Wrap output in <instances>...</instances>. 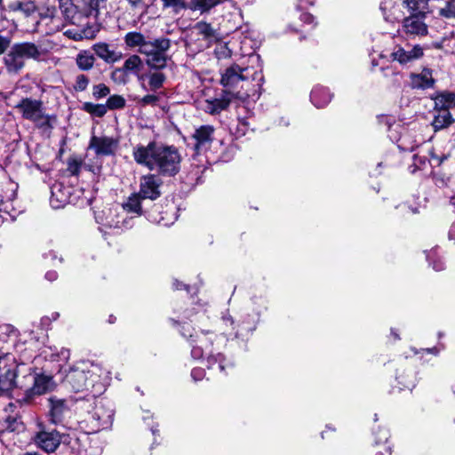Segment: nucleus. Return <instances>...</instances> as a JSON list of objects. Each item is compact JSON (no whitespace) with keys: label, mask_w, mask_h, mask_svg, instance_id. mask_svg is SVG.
Returning a JSON list of instances; mask_svg holds the SVG:
<instances>
[{"label":"nucleus","mask_w":455,"mask_h":455,"mask_svg":"<svg viewBox=\"0 0 455 455\" xmlns=\"http://www.w3.org/2000/svg\"><path fill=\"white\" fill-rule=\"evenodd\" d=\"M134 161L159 175L173 177L180 170L181 156L173 146H164L155 141L137 145L132 149Z\"/></svg>","instance_id":"obj_1"},{"label":"nucleus","mask_w":455,"mask_h":455,"mask_svg":"<svg viewBox=\"0 0 455 455\" xmlns=\"http://www.w3.org/2000/svg\"><path fill=\"white\" fill-rule=\"evenodd\" d=\"M102 369L88 361L76 362L73 365L60 366V379L74 392H89L98 396L104 391L101 381Z\"/></svg>","instance_id":"obj_2"},{"label":"nucleus","mask_w":455,"mask_h":455,"mask_svg":"<svg viewBox=\"0 0 455 455\" xmlns=\"http://www.w3.org/2000/svg\"><path fill=\"white\" fill-rule=\"evenodd\" d=\"M193 331L194 329L188 323H185L182 325L180 332L190 343L192 347L191 356L194 359L197 360L205 357L207 367L209 369H217L220 372H223L226 368L231 365L221 353H215L212 347L215 338L212 332L201 331L193 334Z\"/></svg>","instance_id":"obj_3"},{"label":"nucleus","mask_w":455,"mask_h":455,"mask_svg":"<svg viewBox=\"0 0 455 455\" xmlns=\"http://www.w3.org/2000/svg\"><path fill=\"white\" fill-rule=\"evenodd\" d=\"M75 404L76 411L87 412L85 420L91 423L94 430L105 429L112 425L114 409L109 402L97 399L94 395H86L83 398L76 399Z\"/></svg>","instance_id":"obj_4"},{"label":"nucleus","mask_w":455,"mask_h":455,"mask_svg":"<svg viewBox=\"0 0 455 455\" xmlns=\"http://www.w3.org/2000/svg\"><path fill=\"white\" fill-rule=\"evenodd\" d=\"M43 54L41 47L34 43H16L4 56V62L9 73L18 74L25 67L27 59L39 61Z\"/></svg>","instance_id":"obj_5"},{"label":"nucleus","mask_w":455,"mask_h":455,"mask_svg":"<svg viewBox=\"0 0 455 455\" xmlns=\"http://www.w3.org/2000/svg\"><path fill=\"white\" fill-rule=\"evenodd\" d=\"M171 47V40L167 37H158L149 40L140 50V54L146 57V64L152 69L161 70L167 66L169 60L167 52Z\"/></svg>","instance_id":"obj_6"},{"label":"nucleus","mask_w":455,"mask_h":455,"mask_svg":"<svg viewBox=\"0 0 455 455\" xmlns=\"http://www.w3.org/2000/svg\"><path fill=\"white\" fill-rule=\"evenodd\" d=\"M259 71L254 70L244 63H233L220 72V84L228 89L235 88L241 82L252 79L260 76Z\"/></svg>","instance_id":"obj_7"},{"label":"nucleus","mask_w":455,"mask_h":455,"mask_svg":"<svg viewBox=\"0 0 455 455\" xmlns=\"http://www.w3.org/2000/svg\"><path fill=\"white\" fill-rule=\"evenodd\" d=\"M17 370L18 365L14 356L9 353H0V393L2 395L10 396L13 388L23 387L16 381Z\"/></svg>","instance_id":"obj_8"},{"label":"nucleus","mask_w":455,"mask_h":455,"mask_svg":"<svg viewBox=\"0 0 455 455\" xmlns=\"http://www.w3.org/2000/svg\"><path fill=\"white\" fill-rule=\"evenodd\" d=\"M24 119L33 122L37 127L50 126V116L44 111L43 102L31 98L22 99L16 106Z\"/></svg>","instance_id":"obj_9"},{"label":"nucleus","mask_w":455,"mask_h":455,"mask_svg":"<svg viewBox=\"0 0 455 455\" xmlns=\"http://www.w3.org/2000/svg\"><path fill=\"white\" fill-rule=\"evenodd\" d=\"M25 378L28 381L33 382L32 387L25 390L22 400L26 403L32 400L36 395H41L52 391L55 387V382L51 375L31 372Z\"/></svg>","instance_id":"obj_10"},{"label":"nucleus","mask_w":455,"mask_h":455,"mask_svg":"<svg viewBox=\"0 0 455 455\" xmlns=\"http://www.w3.org/2000/svg\"><path fill=\"white\" fill-rule=\"evenodd\" d=\"M423 55L424 50L419 44H397L394 46L390 53V59L392 61H396L404 66L420 59Z\"/></svg>","instance_id":"obj_11"},{"label":"nucleus","mask_w":455,"mask_h":455,"mask_svg":"<svg viewBox=\"0 0 455 455\" xmlns=\"http://www.w3.org/2000/svg\"><path fill=\"white\" fill-rule=\"evenodd\" d=\"M234 97L233 92L228 90H222L216 96L204 100L202 103V109L209 115H218L228 108Z\"/></svg>","instance_id":"obj_12"},{"label":"nucleus","mask_w":455,"mask_h":455,"mask_svg":"<svg viewBox=\"0 0 455 455\" xmlns=\"http://www.w3.org/2000/svg\"><path fill=\"white\" fill-rule=\"evenodd\" d=\"M49 418L53 424H61L70 414V408L73 401L70 399H60L55 396L49 400Z\"/></svg>","instance_id":"obj_13"},{"label":"nucleus","mask_w":455,"mask_h":455,"mask_svg":"<svg viewBox=\"0 0 455 455\" xmlns=\"http://www.w3.org/2000/svg\"><path fill=\"white\" fill-rule=\"evenodd\" d=\"M119 140L108 136H92L89 148L92 149L96 156H114L118 148Z\"/></svg>","instance_id":"obj_14"},{"label":"nucleus","mask_w":455,"mask_h":455,"mask_svg":"<svg viewBox=\"0 0 455 455\" xmlns=\"http://www.w3.org/2000/svg\"><path fill=\"white\" fill-rule=\"evenodd\" d=\"M162 180L156 174H148L141 178L139 195L143 199L156 200L161 196Z\"/></svg>","instance_id":"obj_15"},{"label":"nucleus","mask_w":455,"mask_h":455,"mask_svg":"<svg viewBox=\"0 0 455 455\" xmlns=\"http://www.w3.org/2000/svg\"><path fill=\"white\" fill-rule=\"evenodd\" d=\"M214 132L215 128L210 124L201 125L195 130L192 140L195 141L194 149L196 154H200L210 148L213 141Z\"/></svg>","instance_id":"obj_16"},{"label":"nucleus","mask_w":455,"mask_h":455,"mask_svg":"<svg viewBox=\"0 0 455 455\" xmlns=\"http://www.w3.org/2000/svg\"><path fill=\"white\" fill-rule=\"evenodd\" d=\"M94 54L107 64H114L124 57L122 52L117 48L104 42L96 43L92 47Z\"/></svg>","instance_id":"obj_17"},{"label":"nucleus","mask_w":455,"mask_h":455,"mask_svg":"<svg viewBox=\"0 0 455 455\" xmlns=\"http://www.w3.org/2000/svg\"><path fill=\"white\" fill-rule=\"evenodd\" d=\"M35 442L46 452H53L61 443V435L56 430H43L36 434Z\"/></svg>","instance_id":"obj_18"},{"label":"nucleus","mask_w":455,"mask_h":455,"mask_svg":"<svg viewBox=\"0 0 455 455\" xmlns=\"http://www.w3.org/2000/svg\"><path fill=\"white\" fill-rule=\"evenodd\" d=\"M410 84L412 89L417 90L433 88L435 84L433 70L428 68H424L419 73H411L410 75Z\"/></svg>","instance_id":"obj_19"},{"label":"nucleus","mask_w":455,"mask_h":455,"mask_svg":"<svg viewBox=\"0 0 455 455\" xmlns=\"http://www.w3.org/2000/svg\"><path fill=\"white\" fill-rule=\"evenodd\" d=\"M424 14H412L403 20V28L406 34L411 36H425L427 26L423 20Z\"/></svg>","instance_id":"obj_20"},{"label":"nucleus","mask_w":455,"mask_h":455,"mask_svg":"<svg viewBox=\"0 0 455 455\" xmlns=\"http://www.w3.org/2000/svg\"><path fill=\"white\" fill-rule=\"evenodd\" d=\"M41 355L45 360L50 362H56L60 366H68L66 363L70 358V350L65 347H45L42 349Z\"/></svg>","instance_id":"obj_21"},{"label":"nucleus","mask_w":455,"mask_h":455,"mask_svg":"<svg viewBox=\"0 0 455 455\" xmlns=\"http://www.w3.org/2000/svg\"><path fill=\"white\" fill-rule=\"evenodd\" d=\"M50 203L53 208H60L67 204L74 203L70 196V188L62 184H55L52 187Z\"/></svg>","instance_id":"obj_22"},{"label":"nucleus","mask_w":455,"mask_h":455,"mask_svg":"<svg viewBox=\"0 0 455 455\" xmlns=\"http://www.w3.org/2000/svg\"><path fill=\"white\" fill-rule=\"evenodd\" d=\"M257 328V319L251 315H245L242 316L236 326L233 327L234 335L236 339H247Z\"/></svg>","instance_id":"obj_23"},{"label":"nucleus","mask_w":455,"mask_h":455,"mask_svg":"<svg viewBox=\"0 0 455 455\" xmlns=\"http://www.w3.org/2000/svg\"><path fill=\"white\" fill-rule=\"evenodd\" d=\"M193 33L202 36L204 40V45H202L198 51H202L204 47H208L213 41H217L219 34L210 23L204 21L197 22L193 28Z\"/></svg>","instance_id":"obj_24"},{"label":"nucleus","mask_w":455,"mask_h":455,"mask_svg":"<svg viewBox=\"0 0 455 455\" xmlns=\"http://www.w3.org/2000/svg\"><path fill=\"white\" fill-rule=\"evenodd\" d=\"M143 65L142 59L137 54H132L124 60L122 68L128 75L136 76L141 86H144L145 74H140Z\"/></svg>","instance_id":"obj_25"},{"label":"nucleus","mask_w":455,"mask_h":455,"mask_svg":"<svg viewBox=\"0 0 455 455\" xmlns=\"http://www.w3.org/2000/svg\"><path fill=\"white\" fill-rule=\"evenodd\" d=\"M331 99L332 93L324 86L316 85L311 91L310 100L317 108L326 107Z\"/></svg>","instance_id":"obj_26"},{"label":"nucleus","mask_w":455,"mask_h":455,"mask_svg":"<svg viewBox=\"0 0 455 455\" xmlns=\"http://www.w3.org/2000/svg\"><path fill=\"white\" fill-rule=\"evenodd\" d=\"M431 99L435 102V109L447 110L455 108V92L443 91L435 92Z\"/></svg>","instance_id":"obj_27"},{"label":"nucleus","mask_w":455,"mask_h":455,"mask_svg":"<svg viewBox=\"0 0 455 455\" xmlns=\"http://www.w3.org/2000/svg\"><path fill=\"white\" fill-rule=\"evenodd\" d=\"M378 122L387 130L390 138L391 135H395L402 129L401 122L392 115H380L378 116Z\"/></svg>","instance_id":"obj_28"},{"label":"nucleus","mask_w":455,"mask_h":455,"mask_svg":"<svg viewBox=\"0 0 455 455\" xmlns=\"http://www.w3.org/2000/svg\"><path fill=\"white\" fill-rule=\"evenodd\" d=\"M95 63L94 55L87 50L80 51L76 57V64L82 71L91 70Z\"/></svg>","instance_id":"obj_29"},{"label":"nucleus","mask_w":455,"mask_h":455,"mask_svg":"<svg viewBox=\"0 0 455 455\" xmlns=\"http://www.w3.org/2000/svg\"><path fill=\"white\" fill-rule=\"evenodd\" d=\"M124 43L129 48L139 47L138 52L140 53V50L143 49L148 43L144 35L140 32H128L124 36Z\"/></svg>","instance_id":"obj_30"},{"label":"nucleus","mask_w":455,"mask_h":455,"mask_svg":"<svg viewBox=\"0 0 455 455\" xmlns=\"http://www.w3.org/2000/svg\"><path fill=\"white\" fill-rule=\"evenodd\" d=\"M409 133L397 132L395 135H391V140L398 143V148L403 151H413L420 143L416 140L411 141Z\"/></svg>","instance_id":"obj_31"},{"label":"nucleus","mask_w":455,"mask_h":455,"mask_svg":"<svg viewBox=\"0 0 455 455\" xmlns=\"http://www.w3.org/2000/svg\"><path fill=\"white\" fill-rule=\"evenodd\" d=\"M436 110L438 113L435 116L432 121V126L434 127L435 131L442 130L452 124L453 118L450 111L440 109Z\"/></svg>","instance_id":"obj_32"},{"label":"nucleus","mask_w":455,"mask_h":455,"mask_svg":"<svg viewBox=\"0 0 455 455\" xmlns=\"http://www.w3.org/2000/svg\"><path fill=\"white\" fill-rule=\"evenodd\" d=\"M112 215V212L109 210L108 216L105 220L100 213L95 216L96 221L100 225L99 228L101 232H106L105 228L122 229L124 227V221L114 220Z\"/></svg>","instance_id":"obj_33"},{"label":"nucleus","mask_w":455,"mask_h":455,"mask_svg":"<svg viewBox=\"0 0 455 455\" xmlns=\"http://www.w3.org/2000/svg\"><path fill=\"white\" fill-rule=\"evenodd\" d=\"M165 76L160 71H155L148 74H145V79L148 81V88H146L145 85L142 86L145 90H150L156 92L163 87V84L165 81Z\"/></svg>","instance_id":"obj_34"},{"label":"nucleus","mask_w":455,"mask_h":455,"mask_svg":"<svg viewBox=\"0 0 455 455\" xmlns=\"http://www.w3.org/2000/svg\"><path fill=\"white\" fill-rule=\"evenodd\" d=\"M221 3V0H190L188 8L199 11L201 13L209 12Z\"/></svg>","instance_id":"obj_35"},{"label":"nucleus","mask_w":455,"mask_h":455,"mask_svg":"<svg viewBox=\"0 0 455 455\" xmlns=\"http://www.w3.org/2000/svg\"><path fill=\"white\" fill-rule=\"evenodd\" d=\"M9 8L13 12H20L25 16H30L36 10V6L34 2L30 0L16 1L10 4Z\"/></svg>","instance_id":"obj_36"},{"label":"nucleus","mask_w":455,"mask_h":455,"mask_svg":"<svg viewBox=\"0 0 455 455\" xmlns=\"http://www.w3.org/2000/svg\"><path fill=\"white\" fill-rule=\"evenodd\" d=\"M403 4L413 14H424L427 9V0H403Z\"/></svg>","instance_id":"obj_37"},{"label":"nucleus","mask_w":455,"mask_h":455,"mask_svg":"<svg viewBox=\"0 0 455 455\" xmlns=\"http://www.w3.org/2000/svg\"><path fill=\"white\" fill-rule=\"evenodd\" d=\"M142 197L138 194H132L128 200L124 204L123 207L127 212L136 213L140 215L141 213V204L140 199Z\"/></svg>","instance_id":"obj_38"},{"label":"nucleus","mask_w":455,"mask_h":455,"mask_svg":"<svg viewBox=\"0 0 455 455\" xmlns=\"http://www.w3.org/2000/svg\"><path fill=\"white\" fill-rule=\"evenodd\" d=\"M83 109L96 117H102L108 111V107L103 104H94L92 102H85L83 105Z\"/></svg>","instance_id":"obj_39"},{"label":"nucleus","mask_w":455,"mask_h":455,"mask_svg":"<svg viewBox=\"0 0 455 455\" xmlns=\"http://www.w3.org/2000/svg\"><path fill=\"white\" fill-rule=\"evenodd\" d=\"M398 383L402 386L401 388H407L411 390L416 386V377L412 371H409L403 375L397 377Z\"/></svg>","instance_id":"obj_40"},{"label":"nucleus","mask_w":455,"mask_h":455,"mask_svg":"<svg viewBox=\"0 0 455 455\" xmlns=\"http://www.w3.org/2000/svg\"><path fill=\"white\" fill-rule=\"evenodd\" d=\"M214 55L218 60H228L232 57L233 51L229 48L228 43H220L216 45Z\"/></svg>","instance_id":"obj_41"},{"label":"nucleus","mask_w":455,"mask_h":455,"mask_svg":"<svg viewBox=\"0 0 455 455\" xmlns=\"http://www.w3.org/2000/svg\"><path fill=\"white\" fill-rule=\"evenodd\" d=\"M427 259L435 271H442L445 267V264L441 257L437 255L436 250H433L427 253Z\"/></svg>","instance_id":"obj_42"},{"label":"nucleus","mask_w":455,"mask_h":455,"mask_svg":"<svg viewBox=\"0 0 455 455\" xmlns=\"http://www.w3.org/2000/svg\"><path fill=\"white\" fill-rule=\"evenodd\" d=\"M111 79L117 84H125L129 82V75L121 68H116L111 72Z\"/></svg>","instance_id":"obj_43"},{"label":"nucleus","mask_w":455,"mask_h":455,"mask_svg":"<svg viewBox=\"0 0 455 455\" xmlns=\"http://www.w3.org/2000/svg\"><path fill=\"white\" fill-rule=\"evenodd\" d=\"M429 164V160L425 156H413V163L410 166V171L411 173H414L418 170H425L427 165Z\"/></svg>","instance_id":"obj_44"},{"label":"nucleus","mask_w":455,"mask_h":455,"mask_svg":"<svg viewBox=\"0 0 455 455\" xmlns=\"http://www.w3.org/2000/svg\"><path fill=\"white\" fill-rule=\"evenodd\" d=\"M125 102L123 96L116 94L108 99L106 107H108V109H121L124 108Z\"/></svg>","instance_id":"obj_45"},{"label":"nucleus","mask_w":455,"mask_h":455,"mask_svg":"<svg viewBox=\"0 0 455 455\" xmlns=\"http://www.w3.org/2000/svg\"><path fill=\"white\" fill-rule=\"evenodd\" d=\"M439 15L446 19H455V0L446 2L444 6L439 9Z\"/></svg>","instance_id":"obj_46"},{"label":"nucleus","mask_w":455,"mask_h":455,"mask_svg":"<svg viewBox=\"0 0 455 455\" xmlns=\"http://www.w3.org/2000/svg\"><path fill=\"white\" fill-rule=\"evenodd\" d=\"M164 8H172L173 12H179L182 9L188 8L185 0H161Z\"/></svg>","instance_id":"obj_47"},{"label":"nucleus","mask_w":455,"mask_h":455,"mask_svg":"<svg viewBox=\"0 0 455 455\" xmlns=\"http://www.w3.org/2000/svg\"><path fill=\"white\" fill-rule=\"evenodd\" d=\"M109 92V88L104 84H96L92 88V95L96 100L106 97Z\"/></svg>","instance_id":"obj_48"},{"label":"nucleus","mask_w":455,"mask_h":455,"mask_svg":"<svg viewBox=\"0 0 455 455\" xmlns=\"http://www.w3.org/2000/svg\"><path fill=\"white\" fill-rule=\"evenodd\" d=\"M89 82L90 81H89V78L87 77V76H85L84 74L78 75L76 78V82L74 84L75 91L84 92V90H86V88L89 84Z\"/></svg>","instance_id":"obj_49"},{"label":"nucleus","mask_w":455,"mask_h":455,"mask_svg":"<svg viewBox=\"0 0 455 455\" xmlns=\"http://www.w3.org/2000/svg\"><path fill=\"white\" fill-rule=\"evenodd\" d=\"M82 166V162L77 159H69L68 162V172L71 175H78Z\"/></svg>","instance_id":"obj_50"},{"label":"nucleus","mask_w":455,"mask_h":455,"mask_svg":"<svg viewBox=\"0 0 455 455\" xmlns=\"http://www.w3.org/2000/svg\"><path fill=\"white\" fill-rule=\"evenodd\" d=\"M447 159V156L445 155L437 156L433 152H430V159L429 164L430 166L435 169L436 167H439L444 160Z\"/></svg>","instance_id":"obj_51"},{"label":"nucleus","mask_w":455,"mask_h":455,"mask_svg":"<svg viewBox=\"0 0 455 455\" xmlns=\"http://www.w3.org/2000/svg\"><path fill=\"white\" fill-rule=\"evenodd\" d=\"M431 173L436 186L444 187L447 185L449 178L446 177L444 174L439 173L435 171H432Z\"/></svg>","instance_id":"obj_52"},{"label":"nucleus","mask_w":455,"mask_h":455,"mask_svg":"<svg viewBox=\"0 0 455 455\" xmlns=\"http://www.w3.org/2000/svg\"><path fill=\"white\" fill-rule=\"evenodd\" d=\"M5 334L7 336H13L16 337L17 330L10 324H3L0 326V335Z\"/></svg>","instance_id":"obj_53"},{"label":"nucleus","mask_w":455,"mask_h":455,"mask_svg":"<svg viewBox=\"0 0 455 455\" xmlns=\"http://www.w3.org/2000/svg\"><path fill=\"white\" fill-rule=\"evenodd\" d=\"M379 437L376 439V444L386 443L389 438V431L382 428L379 431Z\"/></svg>","instance_id":"obj_54"},{"label":"nucleus","mask_w":455,"mask_h":455,"mask_svg":"<svg viewBox=\"0 0 455 455\" xmlns=\"http://www.w3.org/2000/svg\"><path fill=\"white\" fill-rule=\"evenodd\" d=\"M205 371L202 368H194L191 371V377L195 381H199L204 379Z\"/></svg>","instance_id":"obj_55"},{"label":"nucleus","mask_w":455,"mask_h":455,"mask_svg":"<svg viewBox=\"0 0 455 455\" xmlns=\"http://www.w3.org/2000/svg\"><path fill=\"white\" fill-rule=\"evenodd\" d=\"M0 206H1V213H5L11 215L12 211L13 210V206L12 202L10 201H0Z\"/></svg>","instance_id":"obj_56"},{"label":"nucleus","mask_w":455,"mask_h":455,"mask_svg":"<svg viewBox=\"0 0 455 455\" xmlns=\"http://www.w3.org/2000/svg\"><path fill=\"white\" fill-rule=\"evenodd\" d=\"M158 101V97L153 94L145 95L140 102L144 105H154Z\"/></svg>","instance_id":"obj_57"},{"label":"nucleus","mask_w":455,"mask_h":455,"mask_svg":"<svg viewBox=\"0 0 455 455\" xmlns=\"http://www.w3.org/2000/svg\"><path fill=\"white\" fill-rule=\"evenodd\" d=\"M10 43L11 41L9 38L0 36V55L7 50V48L10 45Z\"/></svg>","instance_id":"obj_58"},{"label":"nucleus","mask_w":455,"mask_h":455,"mask_svg":"<svg viewBox=\"0 0 455 455\" xmlns=\"http://www.w3.org/2000/svg\"><path fill=\"white\" fill-rule=\"evenodd\" d=\"M401 209H402V212L404 213H412V214L419 213L418 207H413V206L408 205L406 204H402Z\"/></svg>","instance_id":"obj_59"},{"label":"nucleus","mask_w":455,"mask_h":455,"mask_svg":"<svg viewBox=\"0 0 455 455\" xmlns=\"http://www.w3.org/2000/svg\"><path fill=\"white\" fill-rule=\"evenodd\" d=\"M68 37L72 38L74 40H80L82 39V35L76 31H74L72 29H68L64 33Z\"/></svg>","instance_id":"obj_60"},{"label":"nucleus","mask_w":455,"mask_h":455,"mask_svg":"<svg viewBox=\"0 0 455 455\" xmlns=\"http://www.w3.org/2000/svg\"><path fill=\"white\" fill-rule=\"evenodd\" d=\"M105 1L106 0H90V6L92 9L98 11Z\"/></svg>","instance_id":"obj_61"},{"label":"nucleus","mask_w":455,"mask_h":455,"mask_svg":"<svg viewBox=\"0 0 455 455\" xmlns=\"http://www.w3.org/2000/svg\"><path fill=\"white\" fill-rule=\"evenodd\" d=\"M300 19L302 21H304L305 23H308V24L313 23V21H314V17L307 12L301 13Z\"/></svg>","instance_id":"obj_62"},{"label":"nucleus","mask_w":455,"mask_h":455,"mask_svg":"<svg viewBox=\"0 0 455 455\" xmlns=\"http://www.w3.org/2000/svg\"><path fill=\"white\" fill-rule=\"evenodd\" d=\"M307 4H312V3L308 0H299V3L297 4V9L302 11L307 8Z\"/></svg>","instance_id":"obj_63"},{"label":"nucleus","mask_w":455,"mask_h":455,"mask_svg":"<svg viewBox=\"0 0 455 455\" xmlns=\"http://www.w3.org/2000/svg\"><path fill=\"white\" fill-rule=\"evenodd\" d=\"M58 277V274L55 271H49L45 274V278L51 282L56 280Z\"/></svg>","instance_id":"obj_64"}]
</instances>
